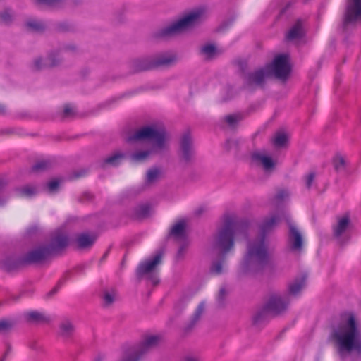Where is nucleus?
<instances>
[{
    "mask_svg": "<svg viewBox=\"0 0 361 361\" xmlns=\"http://www.w3.org/2000/svg\"><path fill=\"white\" fill-rule=\"evenodd\" d=\"M284 219L289 226L288 244L290 250L300 252L302 249V236L298 228L293 224L289 214L281 212L272 214L266 218L259 226L260 235L247 244V253L244 257L243 269L245 271H257L261 270L269 262L268 245L266 235Z\"/></svg>",
    "mask_w": 361,
    "mask_h": 361,
    "instance_id": "1",
    "label": "nucleus"
},
{
    "mask_svg": "<svg viewBox=\"0 0 361 361\" xmlns=\"http://www.w3.org/2000/svg\"><path fill=\"white\" fill-rule=\"evenodd\" d=\"M330 339L341 357L350 353L361 355V331L353 312H343L338 324L334 326Z\"/></svg>",
    "mask_w": 361,
    "mask_h": 361,
    "instance_id": "2",
    "label": "nucleus"
},
{
    "mask_svg": "<svg viewBox=\"0 0 361 361\" xmlns=\"http://www.w3.org/2000/svg\"><path fill=\"white\" fill-rule=\"evenodd\" d=\"M247 221L239 220L235 215L227 214L224 216L222 225L218 229L212 244V250L221 257L220 260L212 263L210 269L212 273H222L225 255L233 248L235 236L243 233L247 237Z\"/></svg>",
    "mask_w": 361,
    "mask_h": 361,
    "instance_id": "3",
    "label": "nucleus"
},
{
    "mask_svg": "<svg viewBox=\"0 0 361 361\" xmlns=\"http://www.w3.org/2000/svg\"><path fill=\"white\" fill-rule=\"evenodd\" d=\"M68 244V236L57 232L51 238L49 244L35 247L18 259L14 256L8 257L1 262V266L4 270L11 271L21 266L40 264L47 260L51 255L64 249Z\"/></svg>",
    "mask_w": 361,
    "mask_h": 361,
    "instance_id": "4",
    "label": "nucleus"
},
{
    "mask_svg": "<svg viewBox=\"0 0 361 361\" xmlns=\"http://www.w3.org/2000/svg\"><path fill=\"white\" fill-rule=\"evenodd\" d=\"M289 56L280 54L276 56L271 63L264 68L250 73L247 76L248 86H262L267 78L274 76L281 80H286L290 73Z\"/></svg>",
    "mask_w": 361,
    "mask_h": 361,
    "instance_id": "5",
    "label": "nucleus"
},
{
    "mask_svg": "<svg viewBox=\"0 0 361 361\" xmlns=\"http://www.w3.org/2000/svg\"><path fill=\"white\" fill-rule=\"evenodd\" d=\"M167 138V134L163 127L154 128L152 126H145L133 135L128 137V141L133 142L135 140H149L154 143V147L149 150L136 152L130 155L133 161H142L147 159L149 156L153 153L154 149H162L165 147V142Z\"/></svg>",
    "mask_w": 361,
    "mask_h": 361,
    "instance_id": "6",
    "label": "nucleus"
},
{
    "mask_svg": "<svg viewBox=\"0 0 361 361\" xmlns=\"http://www.w3.org/2000/svg\"><path fill=\"white\" fill-rule=\"evenodd\" d=\"M204 11L202 9L190 12L179 20L157 32L154 35L155 37L161 39L168 38L191 28L198 23Z\"/></svg>",
    "mask_w": 361,
    "mask_h": 361,
    "instance_id": "7",
    "label": "nucleus"
},
{
    "mask_svg": "<svg viewBox=\"0 0 361 361\" xmlns=\"http://www.w3.org/2000/svg\"><path fill=\"white\" fill-rule=\"evenodd\" d=\"M289 304L286 296L281 297L278 294H273L264 307L259 310L253 317L255 324H259L267 321L269 315H278L284 312Z\"/></svg>",
    "mask_w": 361,
    "mask_h": 361,
    "instance_id": "8",
    "label": "nucleus"
},
{
    "mask_svg": "<svg viewBox=\"0 0 361 361\" xmlns=\"http://www.w3.org/2000/svg\"><path fill=\"white\" fill-rule=\"evenodd\" d=\"M177 61V57L173 54H165L159 56L153 61L148 59H142L136 61L134 63L135 71H142L158 68L159 66H169L175 63Z\"/></svg>",
    "mask_w": 361,
    "mask_h": 361,
    "instance_id": "9",
    "label": "nucleus"
},
{
    "mask_svg": "<svg viewBox=\"0 0 361 361\" xmlns=\"http://www.w3.org/2000/svg\"><path fill=\"white\" fill-rule=\"evenodd\" d=\"M160 341V337L155 335L146 336L140 345L128 353V357L123 361H138L141 355L155 348Z\"/></svg>",
    "mask_w": 361,
    "mask_h": 361,
    "instance_id": "10",
    "label": "nucleus"
},
{
    "mask_svg": "<svg viewBox=\"0 0 361 361\" xmlns=\"http://www.w3.org/2000/svg\"><path fill=\"white\" fill-rule=\"evenodd\" d=\"M361 20V0H348L344 18V25Z\"/></svg>",
    "mask_w": 361,
    "mask_h": 361,
    "instance_id": "11",
    "label": "nucleus"
},
{
    "mask_svg": "<svg viewBox=\"0 0 361 361\" xmlns=\"http://www.w3.org/2000/svg\"><path fill=\"white\" fill-rule=\"evenodd\" d=\"M162 255V252L159 251L152 259L140 263L137 269V276H142L152 272L156 266L161 262Z\"/></svg>",
    "mask_w": 361,
    "mask_h": 361,
    "instance_id": "12",
    "label": "nucleus"
},
{
    "mask_svg": "<svg viewBox=\"0 0 361 361\" xmlns=\"http://www.w3.org/2000/svg\"><path fill=\"white\" fill-rule=\"evenodd\" d=\"M180 147L183 158L187 161L190 160L193 154V150L192 147V140L189 133H185L183 135L180 140Z\"/></svg>",
    "mask_w": 361,
    "mask_h": 361,
    "instance_id": "13",
    "label": "nucleus"
},
{
    "mask_svg": "<svg viewBox=\"0 0 361 361\" xmlns=\"http://www.w3.org/2000/svg\"><path fill=\"white\" fill-rule=\"evenodd\" d=\"M304 34L302 21L301 20H298L295 25L288 32L286 37V39L292 41L302 38L304 36Z\"/></svg>",
    "mask_w": 361,
    "mask_h": 361,
    "instance_id": "14",
    "label": "nucleus"
},
{
    "mask_svg": "<svg viewBox=\"0 0 361 361\" xmlns=\"http://www.w3.org/2000/svg\"><path fill=\"white\" fill-rule=\"evenodd\" d=\"M252 159L257 162L260 163L265 170H269L274 166L272 159L261 152H254L252 154Z\"/></svg>",
    "mask_w": 361,
    "mask_h": 361,
    "instance_id": "15",
    "label": "nucleus"
},
{
    "mask_svg": "<svg viewBox=\"0 0 361 361\" xmlns=\"http://www.w3.org/2000/svg\"><path fill=\"white\" fill-rule=\"evenodd\" d=\"M96 240L94 235H90L87 233H82L77 236L76 242L79 248H86L91 247Z\"/></svg>",
    "mask_w": 361,
    "mask_h": 361,
    "instance_id": "16",
    "label": "nucleus"
},
{
    "mask_svg": "<svg viewBox=\"0 0 361 361\" xmlns=\"http://www.w3.org/2000/svg\"><path fill=\"white\" fill-rule=\"evenodd\" d=\"M306 279L307 276L305 274L295 279L293 282L288 285V293L292 295H298L305 287Z\"/></svg>",
    "mask_w": 361,
    "mask_h": 361,
    "instance_id": "17",
    "label": "nucleus"
},
{
    "mask_svg": "<svg viewBox=\"0 0 361 361\" xmlns=\"http://www.w3.org/2000/svg\"><path fill=\"white\" fill-rule=\"evenodd\" d=\"M26 321L32 323H44L48 322L49 319L44 314L37 311H30L24 314Z\"/></svg>",
    "mask_w": 361,
    "mask_h": 361,
    "instance_id": "18",
    "label": "nucleus"
},
{
    "mask_svg": "<svg viewBox=\"0 0 361 361\" xmlns=\"http://www.w3.org/2000/svg\"><path fill=\"white\" fill-rule=\"evenodd\" d=\"M350 224V219L348 216H344L338 219L337 225L334 228V234L335 237L339 238L346 231Z\"/></svg>",
    "mask_w": 361,
    "mask_h": 361,
    "instance_id": "19",
    "label": "nucleus"
},
{
    "mask_svg": "<svg viewBox=\"0 0 361 361\" xmlns=\"http://www.w3.org/2000/svg\"><path fill=\"white\" fill-rule=\"evenodd\" d=\"M170 235L176 239H185L186 237L185 221H180L175 224L171 230Z\"/></svg>",
    "mask_w": 361,
    "mask_h": 361,
    "instance_id": "20",
    "label": "nucleus"
},
{
    "mask_svg": "<svg viewBox=\"0 0 361 361\" xmlns=\"http://www.w3.org/2000/svg\"><path fill=\"white\" fill-rule=\"evenodd\" d=\"M118 298V293L116 289L111 288L104 290L102 300L104 306L111 305Z\"/></svg>",
    "mask_w": 361,
    "mask_h": 361,
    "instance_id": "21",
    "label": "nucleus"
},
{
    "mask_svg": "<svg viewBox=\"0 0 361 361\" xmlns=\"http://www.w3.org/2000/svg\"><path fill=\"white\" fill-rule=\"evenodd\" d=\"M288 140V135L283 132H277L272 138L274 147L280 148L286 145Z\"/></svg>",
    "mask_w": 361,
    "mask_h": 361,
    "instance_id": "22",
    "label": "nucleus"
},
{
    "mask_svg": "<svg viewBox=\"0 0 361 361\" xmlns=\"http://www.w3.org/2000/svg\"><path fill=\"white\" fill-rule=\"evenodd\" d=\"M151 213V207L148 204H142L135 209V216L138 219L146 218Z\"/></svg>",
    "mask_w": 361,
    "mask_h": 361,
    "instance_id": "23",
    "label": "nucleus"
},
{
    "mask_svg": "<svg viewBox=\"0 0 361 361\" xmlns=\"http://www.w3.org/2000/svg\"><path fill=\"white\" fill-rule=\"evenodd\" d=\"M47 61H49V63H46L45 64L42 65V59H37L34 62V68L36 70H39L43 67H53L58 64V61L55 60L54 56L52 55H50L47 58Z\"/></svg>",
    "mask_w": 361,
    "mask_h": 361,
    "instance_id": "24",
    "label": "nucleus"
},
{
    "mask_svg": "<svg viewBox=\"0 0 361 361\" xmlns=\"http://www.w3.org/2000/svg\"><path fill=\"white\" fill-rule=\"evenodd\" d=\"M16 191L20 197H30L37 193L36 188L29 185H25L20 188H17Z\"/></svg>",
    "mask_w": 361,
    "mask_h": 361,
    "instance_id": "25",
    "label": "nucleus"
},
{
    "mask_svg": "<svg viewBox=\"0 0 361 361\" xmlns=\"http://www.w3.org/2000/svg\"><path fill=\"white\" fill-rule=\"evenodd\" d=\"M74 331V327L68 320L64 321L60 326V333L64 337L70 336Z\"/></svg>",
    "mask_w": 361,
    "mask_h": 361,
    "instance_id": "26",
    "label": "nucleus"
},
{
    "mask_svg": "<svg viewBox=\"0 0 361 361\" xmlns=\"http://www.w3.org/2000/svg\"><path fill=\"white\" fill-rule=\"evenodd\" d=\"M15 325L12 319H4L0 320V334H6L10 331Z\"/></svg>",
    "mask_w": 361,
    "mask_h": 361,
    "instance_id": "27",
    "label": "nucleus"
},
{
    "mask_svg": "<svg viewBox=\"0 0 361 361\" xmlns=\"http://www.w3.org/2000/svg\"><path fill=\"white\" fill-rule=\"evenodd\" d=\"M28 29L35 32H40L44 30L45 25L41 21L30 20L26 23Z\"/></svg>",
    "mask_w": 361,
    "mask_h": 361,
    "instance_id": "28",
    "label": "nucleus"
},
{
    "mask_svg": "<svg viewBox=\"0 0 361 361\" xmlns=\"http://www.w3.org/2000/svg\"><path fill=\"white\" fill-rule=\"evenodd\" d=\"M50 166V162L47 160H42L37 162L31 168L32 172H41L47 170Z\"/></svg>",
    "mask_w": 361,
    "mask_h": 361,
    "instance_id": "29",
    "label": "nucleus"
},
{
    "mask_svg": "<svg viewBox=\"0 0 361 361\" xmlns=\"http://www.w3.org/2000/svg\"><path fill=\"white\" fill-rule=\"evenodd\" d=\"M290 193L288 190L281 189L279 190L276 195L273 198V202L275 204H279L282 202L284 200L288 198Z\"/></svg>",
    "mask_w": 361,
    "mask_h": 361,
    "instance_id": "30",
    "label": "nucleus"
},
{
    "mask_svg": "<svg viewBox=\"0 0 361 361\" xmlns=\"http://www.w3.org/2000/svg\"><path fill=\"white\" fill-rule=\"evenodd\" d=\"M333 164L336 171L341 172L345 170V161L343 157L336 156L333 159Z\"/></svg>",
    "mask_w": 361,
    "mask_h": 361,
    "instance_id": "31",
    "label": "nucleus"
},
{
    "mask_svg": "<svg viewBox=\"0 0 361 361\" xmlns=\"http://www.w3.org/2000/svg\"><path fill=\"white\" fill-rule=\"evenodd\" d=\"M201 53L207 58H212L216 54V47L212 44H207L201 48Z\"/></svg>",
    "mask_w": 361,
    "mask_h": 361,
    "instance_id": "32",
    "label": "nucleus"
},
{
    "mask_svg": "<svg viewBox=\"0 0 361 361\" xmlns=\"http://www.w3.org/2000/svg\"><path fill=\"white\" fill-rule=\"evenodd\" d=\"M242 119L243 116L240 114L228 115L224 118L225 121L231 126H233Z\"/></svg>",
    "mask_w": 361,
    "mask_h": 361,
    "instance_id": "33",
    "label": "nucleus"
},
{
    "mask_svg": "<svg viewBox=\"0 0 361 361\" xmlns=\"http://www.w3.org/2000/svg\"><path fill=\"white\" fill-rule=\"evenodd\" d=\"M159 174L160 171L158 169L154 168L149 169L147 173V182L149 183L155 181L159 178Z\"/></svg>",
    "mask_w": 361,
    "mask_h": 361,
    "instance_id": "34",
    "label": "nucleus"
},
{
    "mask_svg": "<svg viewBox=\"0 0 361 361\" xmlns=\"http://www.w3.org/2000/svg\"><path fill=\"white\" fill-rule=\"evenodd\" d=\"M204 304L203 302H201L198 305V307L196 310L194 318H193L192 321L191 322V324H190L188 329H191L192 327V326L195 324V323L196 322V321H197L199 319V318L200 317L201 314H202V312L204 311Z\"/></svg>",
    "mask_w": 361,
    "mask_h": 361,
    "instance_id": "35",
    "label": "nucleus"
},
{
    "mask_svg": "<svg viewBox=\"0 0 361 361\" xmlns=\"http://www.w3.org/2000/svg\"><path fill=\"white\" fill-rule=\"evenodd\" d=\"M123 155L121 154H115L106 158L105 162L116 166L118 164L119 161L123 158Z\"/></svg>",
    "mask_w": 361,
    "mask_h": 361,
    "instance_id": "36",
    "label": "nucleus"
},
{
    "mask_svg": "<svg viewBox=\"0 0 361 361\" xmlns=\"http://www.w3.org/2000/svg\"><path fill=\"white\" fill-rule=\"evenodd\" d=\"M0 20L4 23H8L12 20V15L10 13V11L6 10L3 13H0Z\"/></svg>",
    "mask_w": 361,
    "mask_h": 361,
    "instance_id": "37",
    "label": "nucleus"
},
{
    "mask_svg": "<svg viewBox=\"0 0 361 361\" xmlns=\"http://www.w3.org/2000/svg\"><path fill=\"white\" fill-rule=\"evenodd\" d=\"M314 177L315 173L314 172H311L305 176V185L307 188L310 189L311 188Z\"/></svg>",
    "mask_w": 361,
    "mask_h": 361,
    "instance_id": "38",
    "label": "nucleus"
},
{
    "mask_svg": "<svg viewBox=\"0 0 361 361\" xmlns=\"http://www.w3.org/2000/svg\"><path fill=\"white\" fill-rule=\"evenodd\" d=\"M62 0H37L39 4H45L50 6H57Z\"/></svg>",
    "mask_w": 361,
    "mask_h": 361,
    "instance_id": "39",
    "label": "nucleus"
},
{
    "mask_svg": "<svg viewBox=\"0 0 361 361\" xmlns=\"http://www.w3.org/2000/svg\"><path fill=\"white\" fill-rule=\"evenodd\" d=\"M59 185V181L57 180H52L47 183L48 189L50 192L55 191Z\"/></svg>",
    "mask_w": 361,
    "mask_h": 361,
    "instance_id": "40",
    "label": "nucleus"
},
{
    "mask_svg": "<svg viewBox=\"0 0 361 361\" xmlns=\"http://www.w3.org/2000/svg\"><path fill=\"white\" fill-rule=\"evenodd\" d=\"M73 114H74V109L70 105H66L64 107V110H63L64 116L70 117V116H73Z\"/></svg>",
    "mask_w": 361,
    "mask_h": 361,
    "instance_id": "41",
    "label": "nucleus"
},
{
    "mask_svg": "<svg viewBox=\"0 0 361 361\" xmlns=\"http://www.w3.org/2000/svg\"><path fill=\"white\" fill-rule=\"evenodd\" d=\"M225 295H226V290L224 288H221L219 290V298H218L219 302L220 303L223 302Z\"/></svg>",
    "mask_w": 361,
    "mask_h": 361,
    "instance_id": "42",
    "label": "nucleus"
},
{
    "mask_svg": "<svg viewBox=\"0 0 361 361\" xmlns=\"http://www.w3.org/2000/svg\"><path fill=\"white\" fill-rule=\"evenodd\" d=\"M185 247L182 246L178 251V256L180 257L183 255Z\"/></svg>",
    "mask_w": 361,
    "mask_h": 361,
    "instance_id": "43",
    "label": "nucleus"
},
{
    "mask_svg": "<svg viewBox=\"0 0 361 361\" xmlns=\"http://www.w3.org/2000/svg\"><path fill=\"white\" fill-rule=\"evenodd\" d=\"M151 281L154 285H156L158 283L159 280L156 276H153L151 277Z\"/></svg>",
    "mask_w": 361,
    "mask_h": 361,
    "instance_id": "44",
    "label": "nucleus"
},
{
    "mask_svg": "<svg viewBox=\"0 0 361 361\" xmlns=\"http://www.w3.org/2000/svg\"><path fill=\"white\" fill-rule=\"evenodd\" d=\"M58 289H59V288H58L57 286H56V287H55L54 288H53V290H51V291L48 293V295H52L55 294V293L57 292Z\"/></svg>",
    "mask_w": 361,
    "mask_h": 361,
    "instance_id": "45",
    "label": "nucleus"
},
{
    "mask_svg": "<svg viewBox=\"0 0 361 361\" xmlns=\"http://www.w3.org/2000/svg\"><path fill=\"white\" fill-rule=\"evenodd\" d=\"M185 361H197V360L192 357H187Z\"/></svg>",
    "mask_w": 361,
    "mask_h": 361,
    "instance_id": "46",
    "label": "nucleus"
},
{
    "mask_svg": "<svg viewBox=\"0 0 361 361\" xmlns=\"http://www.w3.org/2000/svg\"><path fill=\"white\" fill-rule=\"evenodd\" d=\"M5 112V107L0 104V114H4Z\"/></svg>",
    "mask_w": 361,
    "mask_h": 361,
    "instance_id": "47",
    "label": "nucleus"
},
{
    "mask_svg": "<svg viewBox=\"0 0 361 361\" xmlns=\"http://www.w3.org/2000/svg\"><path fill=\"white\" fill-rule=\"evenodd\" d=\"M82 173H82V172H80V173H75V178L81 177V176H82Z\"/></svg>",
    "mask_w": 361,
    "mask_h": 361,
    "instance_id": "48",
    "label": "nucleus"
},
{
    "mask_svg": "<svg viewBox=\"0 0 361 361\" xmlns=\"http://www.w3.org/2000/svg\"><path fill=\"white\" fill-rule=\"evenodd\" d=\"M9 351H10V347H8L7 351H6V353L4 354V357L7 355V354L9 353Z\"/></svg>",
    "mask_w": 361,
    "mask_h": 361,
    "instance_id": "49",
    "label": "nucleus"
},
{
    "mask_svg": "<svg viewBox=\"0 0 361 361\" xmlns=\"http://www.w3.org/2000/svg\"><path fill=\"white\" fill-rule=\"evenodd\" d=\"M5 201L0 199V206H2L4 204Z\"/></svg>",
    "mask_w": 361,
    "mask_h": 361,
    "instance_id": "50",
    "label": "nucleus"
},
{
    "mask_svg": "<svg viewBox=\"0 0 361 361\" xmlns=\"http://www.w3.org/2000/svg\"><path fill=\"white\" fill-rule=\"evenodd\" d=\"M4 187V184L2 182H0V190H1V188Z\"/></svg>",
    "mask_w": 361,
    "mask_h": 361,
    "instance_id": "51",
    "label": "nucleus"
},
{
    "mask_svg": "<svg viewBox=\"0 0 361 361\" xmlns=\"http://www.w3.org/2000/svg\"><path fill=\"white\" fill-rule=\"evenodd\" d=\"M1 361H3V360H1Z\"/></svg>",
    "mask_w": 361,
    "mask_h": 361,
    "instance_id": "52",
    "label": "nucleus"
}]
</instances>
